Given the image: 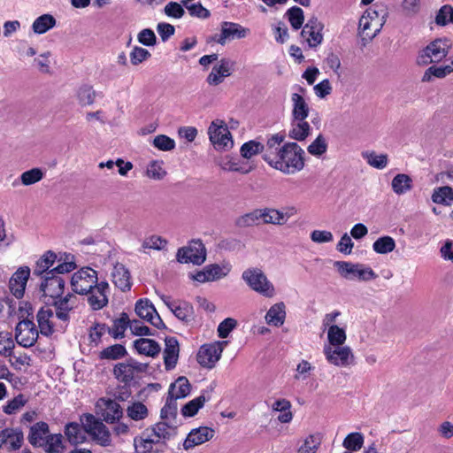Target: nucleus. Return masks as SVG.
<instances>
[{"instance_id":"nucleus-34","label":"nucleus","mask_w":453,"mask_h":453,"mask_svg":"<svg viewBox=\"0 0 453 453\" xmlns=\"http://www.w3.org/2000/svg\"><path fill=\"white\" fill-rule=\"evenodd\" d=\"M286 318L285 304L278 303L273 304L265 315L266 323L274 326L283 325Z\"/></svg>"},{"instance_id":"nucleus-26","label":"nucleus","mask_w":453,"mask_h":453,"mask_svg":"<svg viewBox=\"0 0 453 453\" xmlns=\"http://www.w3.org/2000/svg\"><path fill=\"white\" fill-rule=\"evenodd\" d=\"M311 131V126L306 119H291V127L288 131V137L296 141L305 140Z\"/></svg>"},{"instance_id":"nucleus-11","label":"nucleus","mask_w":453,"mask_h":453,"mask_svg":"<svg viewBox=\"0 0 453 453\" xmlns=\"http://www.w3.org/2000/svg\"><path fill=\"white\" fill-rule=\"evenodd\" d=\"M226 344V342H215L202 345L196 356L197 362L203 367L211 369L219 360Z\"/></svg>"},{"instance_id":"nucleus-6","label":"nucleus","mask_w":453,"mask_h":453,"mask_svg":"<svg viewBox=\"0 0 453 453\" xmlns=\"http://www.w3.org/2000/svg\"><path fill=\"white\" fill-rule=\"evenodd\" d=\"M97 283V272L90 267L81 268L71 279L72 288L79 295H88Z\"/></svg>"},{"instance_id":"nucleus-18","label":"nucleus","mask_w":453,"mask_h":453,"mask_svg":"<svg viewBox=\"0 0 453 453\" xmlns=\"http://www.w3.org/2000/svg\"><path fill=\"white\" fill-rule=\"evenodd\" d=\"M30 275L28 267L19 268L10 279L9 288L13 296L21 298Z\"/></svg>"},{"instance_id":"nucleus-27","label":"nucleus","mask_w":453,"mask_h":453,"mask_svg":"<svg viewBox=\"0 0 453 453\" xmlns=\"http://www.w3.org/2000/svg\"><path fill=\"white\" fill-rule=\"evenodd\" d=\"M48 435V424L45 422H38L31 426L28 441L34 446H43Z\"/></svg>"},{"instance_id":"nucleus-55","label":"nucleus","mask_w":453,"mask_h":453,"mask_svg":"<svg viewBox=\"0 0 453 453\" xmlns=\"http://www.w3.org/2000/svg\"><path fill=\"white\" fill-rule=\"evenodd\" d=\"M308 152L315 157H320L327 150V142L323 134H319L316 139L308 146Z\"/></svg>"},{"instance_id":"nucleus-39","label":"nucleus","mask_w":453,"mask_h":453,"mask_svg":"<svg viewBox=\"0 0 453 453\" xmlns=\"http://www.w3.org/2000/svg\"><path fill=\"white\" fill-rule=\"evenodd\" d=\"M190 392V384L186 377H180L170 386L168 395L176 399L187 396Z\"/></svg>"},{"instance_id":"nucleus-3","label":"nucleus","mask_w":453,"mask_h":453,"mask_svg":"<svg viewBox=\"0 0 453 453\" xmlns=\"http://www.w3.org/2000/svg\"><path fill=\"white\" fill-rule=\"evenodd\" d=\"M451 45L450 41L447 38L435 39L418 54L417 63L425 65L440 62L448 55Z\"/></svg>"},{"instance_id":"nucleus-12","label":"nucleus","mask_w":453,"mask_h":453,"mask_svg":"<svg viewBox=\"0 0 453 453\" xmlns=\"http://www.w3.org/2000/svg\"><path fill=\"white\" fill-rule=\"evenodd\" d=\"M65 280L58 275L53 273V271L44 275L43 281L41 284V291L43 296L57 299L64 293Z\"/></svg>"},{"instance_id":"nucleus-53","label":"nucleus","mask_w":453,"mask_h":453,"mask_svg":"<svg viewBox=\"0 0 453 453\" xmlns=\"http://www.w3.org/2000/svg\"><path fill=\"white\" fill-rule=\"evenodd\" d=\"M367 163L377 169H384L388 165V156L386 154L378 155L374 151H366L362 154Z\"/></svg>"},{"instance_id":"nucleus-51","label":"nucleus","mask_w":453,"mask_h":453,"mask_svg":"<svg viewBox=\"0 0 453 453\" xmlns=\"http://www.w3.org/2000/svg\"><path fill=\"white\" fill-rule=\"evenodd\" d=\"M207 400H209V398H206L203 395H201L198 397L189 401L182 407V415L185 417L195 416L199 411V409H201L203 406L204 403Z\"/></svg>"},{"instance_id":"nucleus-42","label":"nucleus","mask_w":453,"mask_h":453,"mask_svg":"<svg viewBox=\"0 0 453 453\" xmlns=\"http://www.w3.org/2000/svg\"><path fill=\"white\" fill-rule=\"evenodd\" d=\"M392 189L397 195H403L412 188L411 178L404 173L396 174L392 180Z\"/></svg>"},{"instance_id":"nucleus-37","label":"nucleus","mask_w":453,"mask_h":453,"mask_svg":"<svg viewBox=\"0 0 453 453\" xmlns=\"http://www.w3.org/2000/svg\"><path fill=\"white\" fill-rule=\"evenodd\" d=\"M57 255L53 251H47L37 262L34 268V274L42 276L43 273L47 275L49 270L55 264Z\"/></svg>"},{"instance_id":"nucleus-16","label":"nucleus","mask_w":453,"mask_h":453,"mask_svg":"<svg viewBox=\"0 0 453 453\" xmlns=\"http://www.w3.org/2000/svg\"><path fill=\"white\" fill-rule=\"evenodd\" d=\"M111 277L116 288L123 292L130 290L132 287L131 275L128 269L123 264H114Z\"/></svg>"},{"instance_id":"nucleus-64","label":"nucleus","mask_w":453,"mask_h":453,"mask_svg":"<svg viewBox=\"0 0 453 453\" xmlns=\"http://www.w3.org/2000/svg\"><path fill=\"white\" fill-rule=\"evenodd\" d=\"M321 31L322 30L309 29L307 33L304 34V28H303L301 36L307 41L310 47H317L323 40Z\"/></svg>"},{"instance_id":"nucleus-24","label":"nucleus","mask_w":453,"mask_h":453,"mask_svg":"<svg viewBox=\"0 0 453 453\" xmlns=\"http://www.w3.org/2000/svg\"><path fill=\"white\" fill-rule=\"evenodd\" d=\"M77 297L73 295H67L64 298L54 301L56 308V316L58 319L67 321L69 320V312L75 307Z\"/></svg>"},{"instance_id":"nucleus-41","label":"nucleus","mask_w":453,"mask_h":453,"mask_svg":"<svg viewBox=\"0 0 453 453\" xmlns=\"http://www.w3.org/2000/svg\"><path fill=\"white\" fill-rule=\"evenodd\" d=\"M56 19L50 14H42L34 21L33 31L35 34H44L56 26Z\"/></svg>"},{"instance_id":"nucleus-63","label":"nucleus","mask_w":453,"mask_h":453,"mask_svg":"<svg viewBox=\"0 0 453 453\" xmlns=\"http://www.w3.org/2000/svg\"><path fill=\"white\" fill-rule=\"evenodd\" d=\"M14 348V342L9 333H0V355L10 357Z\"/></svg>"},{"instance_id":"nucleus-52","label":"nucleus","mask_w":453,"mask_h":453,"mask_svg":"<svg viewBox=\"0 0 453 453\" xmlns=\"http://www.w3.org/2000/svg\"><path fill=\"white\" fill-rule=\"evenodd\" d=\"M327 339L329 342L328 345L338 346L342 345L346 341V333L343 328L339 327L336 325H332L328 328Z\"/></svg>"},{"instance_id":"nucleus-58","label":"nucleus","mask_w":453,"mask_h":453,"mask_svg":"<svg viewBox=\"0 0 453 453\" xmlns=\"http://www.w3.org/2000/svg\"><path fill=\"white\" fill-rule=\"evenodd\" d=\"M288 20L295 30L299 29L304 20L303 11L297 6L291 7L286 13Z\"/></svg>"},{"instance_id":"nucleus-29","label":"nucleus","mask_w":453,"mask_h":453,"mask_svg":"<svg viewBox=\"0 0 453 453\" xmlns=\"http://www.w3.org/2000/svg\"><path fill=\"white\" fill-rule=\"evenodd\" d=\"M134 347L140 354L152 357L157 356L161 350L160 345L156 341L148 338L135 340Z\"/></svg>"},{"instance_id":"nucleus-60","label":"nucleus","mask_w":453,"mask_h":453,"mask_svg":"<svg viewBox=\"0 0 453 453\" xmlns=\"http://www.w3.org/2000/svg\"><path fill=\"white\" fill-rule=\"evenodd\" d=\"M449 22L453 23V7L443 5L435 16V23L439 26H445Z\"/></svg>"},{"instance_id":"nucleus-47","label":"nucleus","mask_w":453,"mask_h":453,"mask_svg":"<svg viewBox=\"0 0 453 453\" xmlns=\"http://www.w3.org/2000/svg\"><path fill=\"white\" fill-rule=\"evenodd\" d=\"M395 248V242L391 236L378 238L372 244L373 250L378 254H388Z\"/></svg>"},{"instance_id":"nucleus-2","label":"nucleus","mask_w":453,"mask_h":453,"mask_svg":"<svg viewBox=\"0 0 453 453\" xmlns=\"http://www.w3.org/2000/svg\"><path fill=\"white\" fill-rule=\"evenodd\" d=\"M21 320L15 327V340L24 348L35 345L39 336V330L34 323L33 309L31 304L26 303L24 307H19Z\"/></svg>"},{"instance_id":"nucleus-32","label":"nucleus","mask_w":453,"mask_h":453,"mask_svg":"<svg viewBox=\"0 0 453 453\" xmlns=\"http://www.w3.org/2000/svg\"><path fill=\"white\" fill-rule=\"evenodd\" d=\"M291 101L293 104L292 119H306L309 115L310 108L304 97L298 93H293Z\"/></svg>"},{"instance_id":"nucleus-20","label":"nucleus","mask_w":453,"mask_h":453,"mask_svg":"<svg viewBox=\"0 0 453 453\" xmlns=\"http://www.w3.org/2000/svg\"><path fill=\"white\" fill-rule=\"evenodd\" d=\"M248 29L242 27L239 24L232 23V22H224L222 24L221 33L219 38H216L215 41L224 45L226 43V39L229 38H244L247 35Z\"/></svg>"},{"instance_id":"nucleus-21","label":"nucleus","mask_w":453,"mask_h":453,"mask_svg":"<svg viewBox=\"0 0 453 453\" xmlns=\"http://www.w3.org/2000/svg\"><path fill=\"white\" fill-rule=\"evenodd\" d=\"M261 222L263 224H273L282 226L287 223L289 219L290 213H284L283 211L272 207H265L259 209Z\"/></svg>"},{"instance_id":"nucleus-22","label":"nucleus","mask_w":453,"mask_h":453,"mask_svg":"<svg viewBox=\"0 0 453 453\" xmlns=\"http://www.w3.org/2000/svg\"><path fill=\"white\" fill-rule=\"evenodd\" d=\"M179 342L174 337L165 339V348L164 350V362L166 370L175 367L179 357Z\"/></svg>"},{"instance_id":"nucleus-25","label":"nucleus","mask_w":453,"mask_h":453,"mask_svg":"<svg viewBox=\"0 0 453 453\" xmlns=\"http://www.w3.org/2000/svg\"><path fill=\"white\" fill-rule=\"evenodd\" d=\"M100 401L104 403V406L102 416L105 422L112 424L116 420H119V418H122L123 409L119 403H117L115 400L104 398H102Z\"/></svg>"},{"instance_id":"nucleus-19","label":"nucleus","mask_w":453,"mask_h":453,"mask_svg":"<svg viewBox=\"0 0 453 453\" xmlns=\"http://www.w3.org/2000/svg\"><path fill=\"white\" fill-rule=\"evenodd\" d=\"M53 316L54 312L50 307H42L36 314L39 332L44 336H50L54 333Z\"/></svg>"},{"instance_id":"nucleus-61","label":"nucleus","mask_w":453,"mask_h":453,"mask_svg":"<svg viewBox=\"0 0 453 453\" xmlns=\"http://www.w3.org/2000/svg\"><path fill=\"white\" fill-rule=\"evenodd\" d=\"M150 57L151 54L148 50L135 46L130 52V62L134 65H138Z\"/></svg>"},{"instance_id":"nucleus-8","label":"nucleus","mask_w":453,"mask_h":453,"mask_svg":"<svg viewBox=\"0 0 453 453\" xmlns=\"http://www.w3.org/2000/svg\"><path fill=\"white\" fill-rule=\"evenodd\" d=\"M210 141L217 150H227L233 147L234 142L226 124L223 120L216 119L211 122L208 129Z\"/></svg>"},{"instance_id":"nucleus-38","label":"nucleus","mask_w":453,"mask_h":453,"mask_svg":"<svg viewBox=\"0 0 453 453\" xmlns=\"http://www.w3.org/2000/svg\"><path fill=\"white\" fill-rule=\"evenodd\" d=\"M43 176H44V173L41 168H37V167L32 168L28 171L22 173L19 177V180H16L12 183V186H14V187L18 186L19 184V181L24 186H30V185L35 184V183L39 182L40 180H42Z\"/></svg>"},{"instance_id":"nucleus-30","label":"nucleus","mask_w":453,"mask_h":453,"mask_svg":"<svg viewBox=\"0 0 453 453\" xmlns=\"http://www.w3.org/2000/svg\"><path fill=\"white\" fill-rule=\"evenodd\" d=\"M380 19L370 20L367 18L361 17L359 19V34L363 36V39L372 40L382 28L381 23H379Z\"/></svg>"},{"instance_id":"nucleus-33","label":"nucleus","mask_w":453,"mask_h":453,"mask_svg":"<svg viewBox=\"0 0 453 453\" xmlns=\"http://www.w3.org/2000/svg\"><path fill=\"white\" fill-rule=\"evenodd\" d=\"M223 275L222 269L218 265H211L203 268V270L197 272L192 275V279L203 283L220 279Z\"/></svg>"},{"instance_id":"nucleus-23","label":"nucleus","mask_w":453,"mask_h":453,"mask_svg":"<svg viewBox=\"0 0 453 453\" xmlns=\"http://www.w3.org/2000/svg\"><path fill=\"white\" fill-rule=\"evenodd\" d=\"M88 432L86 427L76 422H71L65 425V434L68 441L72 444L82 443L87 440Z\"/></svg>"},{"instance_id":"nucleus-5","label":"nucleus","mask_w":453,"mask_h":453,"mask_svg":"<svg viewBox=\"0 0 453 453\" xmlns=\"http://www.w3.org/2000/svg\"><path fill=\"white\" fill-rule=\"evenodd\" d=\"M242 279L254 291L268 297L273 296V285L267 280L260 269L252 268L245 270L242 273Z\"/></svg>"},{"instance_id":"nucleus-10","label":"nucleus","mask_w":453,"mask_h":453,"mask_svg":"<svg viewBox=\"0 0 453 453\" xmlns=\"http://www.w3.org/2000/svg\"><path fill=\"white\" fill-rule=\"evenodd\" d=\"M323 353L326 361L334 365L346 367L352 364L354 355L348 346H331L325 345Z\"/></svg>"},{"instance_id":"nucleus-40","label":"nucleus","mask_w":453,"mask_h":453,"mask_svg":"<svg viewBox=\"0 0 453 453\" xmlns=\"http://www.w3.org/2000/svg\"><path fill=\"white\" fill-rule=\"evenodd\" d=\"M434 203L450 206L453 203V189L449 186L437 188L432 195Z\"/></svg>"},{"instance_id":"nucleus-49","label":"nucleus","mask_w":453,"mask_h":453,"mask_svg":"<svg viewBox=\"0 0 453 453\" xmlns=\"http://www.w3.org/2000/svg\"><path fill=\"white\" fill-rule=\"evenodd\" d=\"M113 373L119 380L125 383L130 382L134 377L133 368L129 362L117 364L114 366Z\"/></svg>"},{"instance_id":"nucleus-4","label":"nucleus","mask_w":453,"mask_h":453,"mask_svg":"<svg viewBox=\"0 0 453 453\" xmlns=\"http://www.w3.org/2000/svg\"><path fill=\"white\" fill-rule=\"evenodd\" d=\"M81 422L88 432L93 441L101 446H109L111 442V436L106 426L94 415L87 413L81 417Z\"/></svg>"},{"instance_id":"nucleus-7","label":"nucleus","mask_w":453,"mask_h":453,"mask_svg":"<svg viewBox=\"0 0 453 453\" xmlns=\"http://www.w3.org/2000/svg\"><path fill=\"white\" fill-rule=\"evenodd\" d=\"M334 266L338 273L348 280H353L355 277L360 280H370L375 279L377 274L370 267H365L361 264H352L346 261H336Z\"/></svg>"},{"instance_id":"nucleus-59","label":"nucleus","mask_w":453,"mask_h":453,"mask_svg":"<svg viewBox=\"0 0 453 453\" xmlns=\"http://www.w3.org/2000/svg\"><path fill=\"white\" fill-rule=\"evenodd\" d=\"M449 74V69L445 68L443 66H436L432 65L429 68L426 70V72L423 74L422 81L423 82H429L432 81L433 77L436 78H444Z\"/></svg>"},{"instance_id":"nucleus-14","label":"nucleus","mask_w":453,"mask_h":453,"mask_svg":"<svg viewBox=\"0 0 453 453\" xmlns=\"http://www.w3.org/2000/svg\"><path fill=\"white\" fill-rule=\"evenodd\" d=\"M109 289L108 282L101 281L88 292V303L94 311L101 310L107 305Z\"/></svg>"},{"instance_id":"nucleus-9","label":"nucleus","mask_w":453,"mask_h":453,"mask_svg":"<svg viewBox=\"0 0 453 453\" xmlns=\"http://www.w3.org/2000/svg\"><path fill=\"white\" fill-rule=\"evenodd\" d=\"M206 259V250L201 240H193L187 247L178 250L177 260L180 263L201 265Z\"/></svg>"},{"instance_id":"nucleus-31","label":"nucleus","mask_w":453,"mask_h":453,"mask_svg":"<svg viewBox=\"0 0 453 453\" xmlns=\"http://www.w3.org/2000/svg\"><path fill=\"white\" fill-rule=\"evenodd\" d=\"M126 412L127 418L135 422L143 421L150 413L148 407L140 401L129 402Z\"/></svg>"},{"instance_id":"nucleus-50","label":"nucleus","mask_w":453,"mask_h":453,"mask_svg":"<svg viewBox=\"0 0 453 453\" xmlns=\"http://www.w3.org/2000/svg\"><path fill=\"white\" fill-rule=\"evenodd\" d=\"M388 12L385 5L375 4L372 7L367 9L362 17L370 20L380 19L379 23H381V27H383Z\"/></svg>"},{"instance_id":"nucleus-48","label":"nucleus","mask_w":453,"mask_h":453,"mask_svg":"<svg viewBox=\"0 0 453 453\" xmlns=\"http://www.w3.org/2000/svg\"><path fill=\"white\" fill-rule=\"evenodd\" d=\"M364 441L365 438L361 433H350L343 440L342 446L348 451H357L363 447Z\"/></svg>"},{"instance_id":"nucleus-28","label":"nucleus","mask_w":453,"mask_h":453,"mask_svg":"<svg viewBox=\"0 0 453 453\" xmlns=\"http://www.w3.org/2000/svg\"><path fill=\"white\" fill-rule=\"evenodd\" d=\"M177 426V422H170L163 419L162 421L150 426L153 433L157 434V435L164 443L165 441L169 440L176 434Z\"/></svg>"},{"instance_id":"nucleus-36","label":"nucleus","mask_w":453,"mask_h":453,"mask_svg":"<svg viewBox=\"0 0 453 453\" xmlns=\"http://www.w3.org/2000/svg\"><path fill=\"white\" fill-rule=\"evenodd\" d=\"M131 320L127 313H121L120 317L113 321L111 327H107L109 334L115 339L124 337L126 329L131 324Z\"/></svg>"},{"instance_id":"nucleus-35","label":"nucleus","mask_w":453,"mask_h":453,"mask_svg":"<svg viewBox=\"0 0 453 453\" xmlns=\"http://www.w3.org/2000/svg\"><path fill=\"white\" fill-rule=\"evenodd\" d=\"M322 438L323 436L319 433L308 435L303 439L296 453H317L322 443Z\"/></svg>"},{"instance_id":"nucleus-45","label":"nucleus","mask_w":453,"mask_h":453,"mask_svg":"<svg viewBox=\"0 0 453 453\" xmlns=\"http://www.w3.org/2000/svg\"><path fill=\"white\" fill-rule=\"evenodd\" d=\"M177 400L174 397H172L168 395V397L166 399L165 404L161 409L160 411V418L163 420H167L170 422H177V411H178V405H177Z\"/></svg>"},{"instance_id":"nucleus-15","label":"nucleus","mask_w":453,"mask_h":453,"mask_svg":"<svg viewBox=\"0 0 453 453\" xmlns=\"http://www.w3.org/2000/svg\"><path fill=\"white\" fill-rule=\"evenodd\" d=\"M214 436V430L207 426H201L193 429L188 434L186 440L183 442V448L185 449H192L197 445H201L210 441Z\"/></svg>"},{"instance_id":"nucleus-13","label":"nucleus","mask_w":453,"mask_h":453,"mask_svg":"<svg viewBox=\"0 0 453 453\" xmlns=\"http://www.w3.org/2000/svg\"><path fill=\"white\" fill-rule=\"evenodd\" d=\"M164 443L150 426L144 429L140 435L134 438V446L136 453H151L154 446Z\"/></svg>"},{"instance_id":"nucleus-62","label":"nucleus","mask_w":453,"mask_h":453,"mask_svg":"<svg viewBox=\"0 0 453 453\" xmlns=\"http://www.w3.org/2000/svg\"><path fill=\"white\" fill-rule=\"evenodd\" d=\"M153 145L162 151H170L174 149L175 142L165 134L157 135L153 140Z\"/></svg>"},{"instance_id":"nucleus-44","label":"nucleus","mask_w":453,"mask_h":453,"mask_svg":"<svg viewBox=\"0 0 453 453\" xmlns=\"http://www.w3.org/2000/svg\"><path fill=\"white\" fill-rule=\"evenodd\" d=\"M235 226L240 228L253 226L261 223L259 209L247 212L235 219Z\"/></svg>"},{"instance_id":"nucleus-1","label":"nucleus","mask_w":453,"mask_h":453,"mask_svg":"<svg viewBox=\"0 0 453 453\" xmlns=\"http://www.w3.org/2000/svg\"><path fill=\"white\" fill-rule=\"evenodd\" d=\"M304 150L296 142H287L277 154L263 155V159L285 174H295L304 166Z\"/></svg>"},{"instance_id":"nucleus-54","label":"nucleus","mask_w":453,"mask_h":453,"mask_svg":"<svg viewBox=\"0 0 453 453\" xmlns=\"http://www.w3.org/2000/svg\"><path fill=\"white\" fill-rule=\"evenodd\" d=\"M127 354L126 348L121 344H114L104 349L100 352L102 359L116 360L123 357Z\"/></svg>"},{"instance_id":"nucleus-56","label":"nucleus","mask_w":453,"mask_h":453,"mask_svg":"<svg viewBox=\"0 0 453 453\" xmlns=\"http://www.w3.org/2000/svg\"><path fill=\"white\" fill-rule=\"evenodd\" d=\"M265 146L258 142L250 141L242 144L240 152L244 158H250L253 156L264 152Z\"/></svg>"},{"instance_id":"nucleus-57","label":"nucleus","mask_w":453,"mask_h":453,"mask_svg":"<svg viewBox=\"0 0 453 453\" xmlns=\"http://www.w3.org/2000/svg\"><path fill=\"white\" fill-rule=\"evenodd\" d=\"M135 312L138 317L147 320L150 315L156 312V309L148 299H140L135 303Z\"/></svg>"},{"instance_id":"nucleus-46","label":"nucleus","mask_w":453,"mask_h":453,"mask_svg":"<svg viewBox=\"0 0 453 453\" xmlns=\"http://www.w3.org/2000/svg\"><path fill=\"white\" fill-rule=\"evenodd\" d=\"M76 96L79 104L87 106L94 104L96 93L92 86L84 84L78 88Z\"/></svg>"},{"instance_id":"nucleus-43","label":"nucleus","mask_w":453,"mask_h":453,"mask_svg":"<svg viewBox=\"0 0 453 453\" xmlns=\"http://www.w3.org/2000/svg\"><path fill=\"white\" fill-rule=\"evenodd\" d=\"M172 312L178 319L186 323L192 321L194 319V308L187 302L178 301Z\"/></svg>"},{"instance_id":"nucleus-17","label":"nucleus","mask_w":453,"mask_h":453,"mask_svg":"<svg viewBox=\"0 0 453 453\" xmlns=\"http://www.w3.org/2000/svg\"><path fill=\"white\" fill-rule=\"evenodd\" d=\"M234 63L228 58H222L219 65L213 66L211 73L207 77V82L210 85H219L224 78L231 75Z\"/></svg>"}]
</instances>
